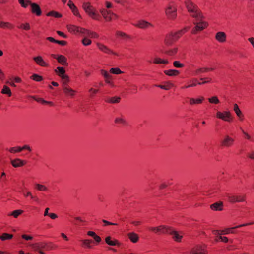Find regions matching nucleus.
<instances>
[{"instance_id":"5","label":"nucleus","mask_w":254,"mask_h":254,"mask_svg":"<svg viewBox=\"0 0 254 254\" xmlns=\"http://www.w3.org/2000/svg\"><path fill=\"white\" fill-rule=\"evenodd\" d=\"M228 200L231 203L245 202L246 199V196L243 194H228Z\"/></svg>"},{"instance_id":"30","label":"nucleus","mask_w":254,"mask_h":254,"mask_svg":"<svg viewBox=\"0 0 254 254\" xmlns=\"http://www.w3.org/2000/svg\"><path fill=\"white\" fill-rule=\"evenodd\" d=\"M175 41L172 38V35H170V33L167 34L164 38V43L165 45L169 46L172 45Z\"/></svg>"},{"instance_id":"57","label":"nucleus","mask_w":254,"mask_h":254,"mask_svg":"<svg viewBox=\"0 0 254 254\" xmlns=\"http://www.w3.org/2000/svg\"><path fill=\"white\" fill-rule=\"evenodd\" d=\"M100 73L104 77L105 80L107 79H108L109 78L112 77L110 73L104 69H101L100 70Z\"/></svg>"},{"instance_id":"43","label":"nucleus","mask_w":254,"mask_h":254,"mask_svg":"<svg viewBox=\"0 0 254 254\" xmlns=\"http://www.w3.org/2000/svg\"><path fill=\"white\" fill-rule=\"evenodd\" d=\"M47 16H51L55 18H59L62 17V15L61 13L55 11H51L46 14Z\"/></svg>"},{"instance_id":"49","label":"nucleus","mask_w":254,"mask_h":254,"mask_svg":"<svg viewBox=\"0 0 254 254\" xmlns=\"http://www.w3.org/2000/svg\"><path fill=\"white\" fill-rule=\"evenodd\" d=\"M209 103L214 104H218L220 103V100L216 96H212L208 99Z\"/></svg>"},{"instance_id":"26","label":"nucleus","mask_w":254,"mask_h":254,"mask_svg":"<svg viewBox=\"0 0 254 254\" xmlns=\"http://www.w3.org/2000/svg\"><path fill=\"white\" fill-rule=\"evenodd\" d=\"M188 103L191 106L201 104L204 100V98L203 96H200L198 98H188Z\"/></svg>"},{"instance_id":"62","label":"nucleus","mask_w":254,"mask_h":254,"mask_svg":"<svg viewBox=\"0 0 254 254\" xmlns=\"http://www.w3.org/2000/svg\"><path fill=\"white\" fill-rule=\"evenodd\" d=\"M115 123L117 124H124L126 123V121L123 118L118 117L115 119Z\"/></svg>"},{"instance_id":"12","label":"nucleus","mask_w":254,"mask_h":254,"mask_svg":"<svg viewBox=\"0 0 254 254\" xmlns=\"http://www.w3.org/2000/svg\"><path fill=\"white\" fill-rule=\"evenodd\" d=\"M96 45L99 50L106 54L119 56L117 53L102 43L98 42Z\"/></svg>"},{"instance_id":"58","label":"nucleus","mask_w":254,"mask_h":254,"mask_svg":"<svg viewBox=\"0 0 254 254\" xmlns=\"http://www.w3.org/2000/svg\"><path fill=\"white\" fill-rule=\"evenodd\" d=\"M178 51V48L177 47H174L171 49H170L165 52V53L169 56L174 55L177 53Z\"/></svg>"},{"instance_id":"4","label":"nucleus","mask_w":254,"mask_h":254,"mask_svg":"<svg viewBox=\"0 0 254 254\" xmlns=\"http://www.w3.org/2000/svg\"><path fill=\"white\" fill-rule=\"evenodd\" d=\"M206 246L205 244H198L191 248L190 251L184 254H207Z\"/></svg>"},{"instance_id":"48","label":"nucleus","mask_w":254,"mask_h":254,"mask_svg":"<svg viewBox=\"0 0 254 254\" xmlns=\"http://www.w3.org/2000/svg\"><path fill=\"white\" fill-rule=\"evenodd\" d=\"M1 93L3 94H7L9 97L11 96V92L10 88L6 85L3 86Z\"/></svg>"},{"instance_id":"53","label":"nucleus","mask_w":254,"mask_h":254,"mask_svg":"<svg viewBox=\"0 0 254 254\" xmlns=\"http://www.w3.org/2000/svg\"><path fill=\"white\" fill-rule=\"evenodd\" d=\"M57 248V246L54 244L53 243H46V248H45L46 250H54Z\"/></svg>"},{"instance_id":"25","label":"nucleus","mask_w":254,"mask_h":254,"mask_svg":"<svg viewBox=\"0 0 254 254\" xmlns=\"http://www.w3.org/2000/svg\"><path fill=\"white\" fill-rule=\"evenodd\" d=\"M10 163L13 167L17 168L23 166L26 164V161L19 158H16L10 161Z\"/></svg>"},{"instance_id":"37","label":"nucleus","mask_w":254,"mask_h":254,"mask_svg":"<svg viewBox=\"0 0 254 254\" xmlns=\"http://www.w3.org/2000/svg\"><path fill=\"white\" fill-rule=\"evenodd\" d=\"M87 235L89 236L92 237L94 238L95 241L98 244L101 241V237L97 235L95 233V232H94L93 231H88Z\"/></svg>"},{"instance_id":"44","label":"nucleus","mask_w":254,"mask_h":254,"mask_svg":"<svg viewBox=\"0 0 254 254\" xmlns=\"http://www.w3.org/2000/svg\"><path fill=\"white\" fill-rule=\"evenodd\" d=\"M116 35L118 37H121L124 39H128L130 38V36L121 31H117L116 33Z\"/></svg>"},{"instance_id":"61","label":"nucleus","mask_w":254,"mask_h":254,"mask_svg":"<svg viewBox=\"0 0 254 254\" xmlns=\"http://www.w3.org/2000/svg\"><path fill=\"white\" fill-rule=\"evenodd\" d=\"M105 82L106 83L109 84L111 87H115V85L114 83V82L112 80V76L110 78H109L108 79L105 80Z\"/></svg>"},{"instance_id":"17","label":"nucleus","mask_w":254,"mask_h":254,"mask_svg":"<svg viewBox=\"0 0 254 254\" xmlns=\"http://www.w3.org/2000/svg\"><path fill=\"white\" fill-rule=\"evenodd\" d=\"M81 34L86 36L88 38L97 39L99 37V35L97 32L84 28H83Z\"/></svg>"},{"instance_id":"36","label":"nucleus","mask_w":254,"mask_h":254,"mask_svg":"<svg viewBox=\"0 0 254 254\" xmlns=\"http://www.w3.org/2000/svg\"><path fill=\"white\" fill-rule=\"evenodd\" d=\"M209 70L210 69L207 67L199 68L194 71L193 74L194 75H199L201 74L209 72Z\"/></svg>"},{"instance_id":"39","label":"nucleus","mask_w":254,"mask_h":254,"mask_svg":"<svg viewBox=\"0 0 254 254\" xmlns=\"http://www.w3.org/2000/svg\"><path fill=\"white\" fill-rule=\"evenodd\" d=\"M223 204L222 202L215 203L210 206V208L212 210L214 211H220L222 210Z\"/></svg>"},{"instance_id":"38","label":"nucleus","mask_w":254,"mask_h":254,"mask_svg":"<svg viewBox=\"0 0 254 254\" xmlns=\"http://www.w3.org/2000/svg\"><path fill=\"white\" fill-rule=\"evenodd\" d=\"M20 6L24 8H26L29 5L30 6L32 3L30 0H18Z\"/></svg>"},{"instance_id":"45","label":"nucleus","mask_w":254,"mask_h":254,"mask_svg":"<svg viewBox=\"0 0 254 254\" xmlns=\"http://www.w3.org/2000/svg\"><path fill=\"white\" fill-rule=\"evenodd\" d=\"M173 84L170 82H167L165 83L164 85H156V86L165 90H168L170 89L173 87Z\"/></svg>"},{"instance_id":"52","label":"nucleus","mask_w":254,"mask_h":254,"mask_svg":"<svg viewBox=\"0 0 254 254\" xmlns=\"http://www.w3.org/2000/svg\"><path fill=\"white\" fill-rule=\"evenodd\" d=\"M30 78L31 79L37 82H40L43 80V77L37 74H33Z\"/></svg>"},{"instance_id":"51","label":"nucleus","mask_w":254,"mask_h":254,"mask_svg":"<svg viewBox=\"0 0 254 254\" xmlns=\"http://www.w3.org/2000/svg\"><path fill=\"white\" fill-rule=\"evenodd\" d=\"M7 150H8V151L11 153H16L21 151L20 146H15L13 147H11L9 149H7Z\"/></svg>"},{"instance_id":"42","label":"nucleus","mask_w":254,"mask_h":254,"mask_svg":"<svg viewBox=\"0 0 254 254\" xmlns=\"http://www.w3.org/2000/svg\"><path fill=\"white\" fill-rule=\"evenodd\" d=\"M13 236L12 234L4 233H2L1 235H0V239L3 241L10 240L13 238Z\"/></svg>"},{"instance_id":"28","label":"nucleus","mask_w":254,"mask_h":254,"mask_svg":"<svg viewBox=\"0 0 254 254\" xmlns=\"http://www.w3.org/2000/svg\"><path fill=\"white\" fill-rule=\"evenodd\" d=\"M31 247L35 251H38L40 250H42L43 249H45L46 248V243L45 242H38L32 244L31 245Z\"/></svg>"},{"instance_id":"1","label":"nucleus","mask_w":254,"mask_h":254,"mask_svg":"<svg viewBox=\"0 0 254 254\" xmlns=\"http://www.w3.org/2000/svg\"><path fill=\"white\" fill-rule=\"evenodd\" d=\"M184 4L191 16L197 20H202L204 18L201 10L191 0H185Z\"/></svg>"},{"instance_id":"9","label":"nucleus","mask_w":254,"mask_h":254,"mask_svg":"<svg viewBox=\"0 0 254 254\" xmlns=\"http://www.w3.org/2000/svg\"><path fill=\"white\" fill-rule=\"evenodd\" d=\"M235 141L234 138L229 135H226L221 140L220 145L223 147L230 148L234 145Z\"/></svg>"},{"instance_id":"34","label":"nucleus","mask_w":254,"mask_h":254,"mask_svg":"<svg viewBox=\"0 0 254 254\" xmlns=\"http://www.w3.org/2000/svg\"><path fill=\"white\" fill-rule=\"evenodd\" d=\"M165 75L169 76H178L180 72L178 70L175 69H169L164 71Z\"/></svg>"},{"instance_id":"21","label":"nucleus","mask_w":254,"mask_h":254,"mask_svg":"<svg viewBox=\"0 0 254 254\" xmlns=\"http://www.w3.org/2000/svg\"><path fill=\"white\" fill-rule=\"evenodd\" d=\"M68 6H69V8L71 10L72 13L73 15L75 16H77L79 18H81V16L80 14V13L79 12L78 9L77 7V6L74 4L73 1L71 0H69L67 4Z\"/></svg>"},{"instance_id":"56","label":"nucleus","mask_w":254,"mask_h":254,"mask_svg":"<svg viewBox=\"0 0 254 254\" xmlns=\"http://www.w3.org/2000/svg\"><path fill=\"white\" fill-rule=\"evenodd\" d=\"M82 44L85 46H89L92 43V41L90 40L89 38L87 37H85L82 40Z\"/></svg>"},{"instance_id":"10","label":"nucleus","mask_w":254,"mask_h":254,"mask_svg":"<svg viewBox=\"0 0 254 254\" xmlns=\"http://www.w3.org/2000/svg\"><path fill=\"white\" fill-rule=\"evenodd\" d=\"M55 73L59 76L62 81V83L64 82H69V76L65 74V69L62 66H58L54 70Z\"/></svg>"},{"instance_id":"55","label":"nucleus","mask_w":254,"mask_h":254,"mask_svg":"<svg viewBox=\"0 0 254 254\" xmlns=\"http://www.w3.org/2000/svg\"><path fill=\"white\" fill-rule=\"evenodd\" d=\"M19 28L26 31L29 30L30 29V25L28 23H24L20 24L18 27Z\"/></svg>"},{"instance_id":"6","label":"nucleus","mask_w":254,"mask_h":254,"mask_svg":"<svg viewBox=\"0 0 254 254\" xmlns=\"http://www.w3.org/2000/svg\"><path fill=\"white\" fill-rule=\"evenodd\" d=\"M99 11L106 22H110L113 19L118 18V16L111 10H108L105 8H101Z\"/></svg>"},{"instance_id":"32","label":"nucleus","mask_w":254,"mask_h":254,"mask_svg":"<svg viewBox=\"0 0 254 254\" xmlns=\"http://www.w3.org/2000/svg\"><path fill=\"white\" fill-rule=\"evenodd\" d=\"M234 111L236 114L237 116L239 118L241 121H243L244 116L242 111L240 109L238 104H235L234 105Z\"/></svg>"},{"instance_id":"59","label":"nucleus","mask_w":254,"mask_h":254,"mask_svg":"<svg viewBox=\"0 0 254 254\" xmlns=\"http://www.w3.org/2000/svg\"><path fill=\"white\" fill-rule=\"evenodd\" d=\"M110 72L114 74H120L123 72L120 70L119 68H112L110 70Z\"/></svg>"},{"instance_id":"27","label":"nucleus","mask_w":254,"mask_h":254,"mask_svg":"<svg viewBox=\"0 0 254 254\" xmlns=\"http://www.w3.org/2000/svg\"><path fill=\"white\" fill-rule=\"evenodd\" d=\"M128 238L133 243H137L139 240V236L134 232H129L127 234Z\"/></svg>"},{"instance_id":"40","label":"nucleus","mask_w":254,"mask_h":254,"mask_svg":"<svg viewBox=\"0 0 254 254\" xmlns=\"http://www.w3.org/2000/svg\"><path fill=\"white\" fill-rule=\"evenodd\" d=\"M153 63L155 64H167L169 63L167 60L162 59L160 58L156 57L154 59Z\"/></svg>"},{"instance_id":"35","label":"nucleus","mask_w":254,"mask_h":254,"mask_svg":"<svg viewBox=\"0 0 254 254\" xmlns=\"http://www.w3.org/2000/svg\"><path fill=\"white\" fill-rule=\"evenodd\" d=\"M34 188L37 190L40 191H47L48 190L47 187L39 183H35Z\"/></svg>"},{"instance_id":"41","label":"nucleus","mask_w":254,"mask_h":254,"mask_svg":"<svg viewBox=\"0 0 254 254\" xmlns=\"http://www.w3.org/2000/svg\"><path fill=\"white\" fill-rule=\"evenodd\" d=\"M82 242V246L91 249L92 248L91 243L93 242L92 240L90 239H83L81 240Z\"/></svg>"},{"instance_id":"63","label":"nucleus","mask_w":254,"mask_h":254,"mask_svg":"<svg viewBox=\"0 0 254 254\" xmlns=\"http://www.w3.org/2000/svg\"><path fill=\"white\" fill-rule=\"evenodd\" d=\"M22 238L25 239V240L28 241L31 240L33 239V237L29 235H27L25 234H23L21 235Z\"/></svg>"},{"instance_id":"19","label":"nucleus","mask_w":254,"mask_h":254,"mask_svg":"<svg viewBox=\"0 0 254 254\" xmlns=\"http://www.w3.org/2000/svg\"><path fill=\"white\" fill-rule=\"evenodd\" d=\"M215 38L216 40L220 43H224L227 41V35L225 32L223 31L217 32Z\"/></svg>"},{"instance_id":"16","label":"nucleus","mask_w":254,"mask_h":254,"mask_svg":"<svg viewBox=\"0 0 254 254\" xmlns=\"http://www.w3.org/2000/svg\"><path fill=\"white\" fill-rule=\"evenodd\" d=\"M83 27L77 26L76 25L69 24L67 25L68 31L73 34H82Z\"/></svg>"},{"instance_id":"31","label":"nucleus","mask_w":254,"mask_h":254,"mask_svg":"<svg viewBox=\"0 0 254 254\" xmlns=\"http://www.w3.org/2000/svg\"><path fill=\"white\" fill-rule=\"evenodd\" d=\"M0 28L3 29H7L9 30L13 29L14 28V25L11 23L8 22L0 21Z\"/></svg>"},{"instance_id":"54","label":"nucleus","mask_w":254,"mask_h":254,"mask_svg":"<svg viewBox=\"0 0 254 254\" xmlns=\"http://www.w3.org/2000/svg\"><path fill=\"white\" fill-rule=\"evenodd\" d=\"M99 91L98 89H96L94 88H91L89 89V93L90 94V96L91 97H94Z\"/></svg>"},{"instance_id":"47","label":"nucleus","mask_w":254,"mask_h":254,"mask_svg":"<svg viewBox=\"0 0 254 254\" xmlns=\"http://www.w3.org/2000/svg\"><path fill=\"white\" fill-rule=\"evenodd\" d=\"M22 213L23 211L22 210L17 209L14 210L12 212L8 214V216H12L14 218H16Z\"/></svg>"},{"instance_id":"24","label":"nucleus","mask_w":254,"mask_h":254,"mask_svg":"<svg viewBox=\"0 0 254 254\" xmlns=\"http://www.w3.org/2000/svg\"><path fill=\"white\" fill-rule=\"evenodd\" d=\"M252 224H254V222L245 223V224H241V225H239L236 226H235L234 227H232V228H227V229H225L223 230L222 231V233L224 234L233 233H234L233 230L234 229L239 228H241L242 227L247 226H249V225H252Z\"/></svg>"},{"instance_id":"3","label":"nucleus","mask_w":254,"mask_h":254,"mask_svg":"<svg viewBox=\"0 0 254 254\" xmlns=\"http://www.w3.org/2000/svg\"><path fill=\"white\" fill-rule=\"evenodd\" d=\"M165 15L167 18L173 20L177 16V7L173 2H169L165 9Z\"/></svg>"},{"instance_id":"50","label":"nucleus","mask_w":254,"mask_h":254,"mask_svg":"<svg viewBox=\"0 0 254 254\" xmlns=\"http://www.w3.org/2000/svg\"><path fill=\"white\" fill-rule=\"evenodd\" d=\"M200 80L202 81V82L199 83L198 85H202L206 83H211L212 82V78L209 77L200 78Z\"/></svg>"},{"instance_id":"7","label":"nucleus","mask_w":254,"mask_h":254,"mask_svg":"<svg viewBox=\"0 0 254 254\" xmlns=\"http://www.w3.org/2000/svg\"><path fill=\"white\" fill-rule=\"evenodd\" d=\"M169 227L165 225H159L156 227H149L148 231L153 232L157 235H162L167 234L169 232Z\"/></svg>"},{"instance_id":"33","label":"nucleus","mask_w":254,"mask_h":254,"mask_svg":"<svg viewBox=\"0 0 254 254\" xmlns=\"http://www.w3.org/2000/svg\"><path fill=\"white\" fill-rule=\"evenodd\" d=\"M188 83H189L188 85L184 86L183 88H188L190 87H193L196 86L198 85L199 83L198 82V80L197 78H192L190 79Z\"/></svg>"},{"instance_id":"23","label":"nucleus","mask_w":254,"mask_h":254,"mask_svg":"<svg viewBox=\"0 0 254 254\" xmlns=\"http://www.w3.org/2000/svg\"><path fill=\"white\" fill-rule=\"evenodd\" d=\"M31 12L32 13L39 16L42 14V11L39 5L36 3H32L30 5Z\"/></svg>"},{"instance_id":"11","label":"nucleus","mask_w":254,"mask_h":254,"mask_svg":"<svg viewBox=\"0 0 254 254\" xmlns=\"http://www.w3.org/2000/svg\"><path fill=\"white\" fill-rule=\"evenodd\" d=\"M200 20L201 21L197 23H194L195 26L193 28L191 31V33L192 34H196L198 32L204 30L208 27V24L207 22L201 21V20Z\"/></svg>"},{"instance_id":"13","label":"nucleus","mask_w":254,"mask_h":254,"mask_svg":"<svg viewBox=\"0 0 254 254\" xmlns=\"http://www.w3.org/2000/svg\"><path fill=\"white\" fill-rule=\"evenodd\" d=\"M68 82H64L62 83L63 90L64 91V93L66 96L73 97L75 95L76 91L72 89L68 86Z\"/></svg>"},{"instance_id":"8","label":"nucleus","mask_w":254,"mask_h":254,"mask_svg":"<svg viewBox=\"0 0 254 254\" xmlns=\"http://www.w3.org/2000/svg\"><path fill=\"white\" fill-rule=\"evenodd\" d=\"M216 117L217 119H221L227 122H231L233 121V118L229 111L223 112L217 111Z\"/></svg>"},{"instance_id":"20","label":"nucleus","mask_w":254,"mask_h":254,"mask_svg":"<svg viewBox=\"0 0 254 254\" xmlns=\"http://www.w3.org/2000/svg\"><path fill=\"white\" fill-rule=\"evenodd\" d=\"M33 60L37 64L41 67H47L49 66V64L45 62L41 56L34 57H33Z\"/></svg>"},{"instance_id":"29","label":"nucleus","mask_w":254,"mask_h":254,"mask_svg":"<svg viewBox=\"0 0 254 254\" xmlns=\"http://www.w3.org/2000/svg\"><path fill=\"white\" fill-rule=\"evenodd\" d=\"M105 242L108 245L112 246L120 245L119 242L117 240L115 239L112 240V238L111 236L107 237L105 238Z\"/></svg>"},{"instance_id":"14","label":"nucleus","mask_w":254,"mask_h":254,"mask_svg":"<svg viewBox=\"0 0 254 254\" xmlns=\"http://www.w3.org/2000/svg\"><path fill=\"white\" fill-rule=\"evenodd\" d=\"M51 56L53 58L57 60V62L62 65H68L67 59L64 56L59 54H51Z\"/></svg>"},{"instance_id":"2","label":"nucleus","mask_w":254,"mask_h":254,"mask_svg":"<svg viewBox=\"0 0 254 254\" xmlns=\"http://www.w3.org/2000/svg\"><path fill=\"white\" fill-rule=\"evenodd\" d=\"M82 8L87 14L92 19L99 21L101 19L100 14L96 9L89 2H84L82 4Z\"/></svg>"},{"instance_id":"22","label":"nucleus","mask_w":254,"mask_h":254,"mask_svg":"<svg viewBox=\"0 0 254 254\" xmlns=\"http://www.w3.org/2000/svg\"><path fill=\"white\" fill-rule=\"evenodd\" d=\"M167 234L172 235L173 240L176 242H180L183 236L181 233H178L176 231H174L171 227L169 228V232Z\"/></svg>"},{"instance_id":"60","label":"nucleus","mask_w":254,"mask_h":254,"mask_svg":"<svg viewBox=\"0 0 254 254\" xmlns=\"http://www.w3.org/2000/svg\"><path fill=\"white\" fill-rule=\"evenodd\" d=\"M173 66L176 68H182L184 66V64L178 61H175L173 63Z\"/></svg>"},{"instance_id":"64","label":"nucleus","mask_w":254,"mask_h":254,"mask_svg":"<svg viewBox=\"0 0 254 254\" xmlns=\"http://www.w3.org/2000/svg\"><path fill=\"white\" fill-rule=\"evenodd\" d=\"M21 151L23 150H26L29 152H31L32 151L31 147L28 145H25L21 147Z\"/></svg>"},{"instance_id":"18","label":"nucleus","mask_w":254,"mask_h":254,"mask_svg":"<svg viewBox=\"0 0 254 254\" xmlns=\"http://www.w3.org/2000/svg\"><path fill=\"white\" fill-rule=\"evenodd\" d=\"M134 26L140 29H147L153 27L151 23L143 20H139L134 24Z\"/></svg>"},{"instance_id":"15","label":"nucleus","mask_w":254,"mask_h":254,"mask_svg":"<svg viewBox=\"0 0 254 254\" xmlns=\"http://www.w3.org/2000/svg\"><path fill=\"white\" fill-rule=\"evenodd\" d=\"M189 29V27H186L178 31L172 32L169 33L170 35H172L173 39L175 42H176L183 35L186 33Z\"/></svg>"},{"instance_id":"46","label":"nucleus","mask_w":254,"mask_h":254,"mask_svg":"<svg viewBox=\"0 0 254 254\" xmlns=\"http://www.w3.org/2000/svg\"><path fill=\"white\" fill-rule=\"evenodd\" d=\"M121 101V98L118 96H114L107 100L106 102L109 103H118Z\"/></svg>"}]
</instances>
